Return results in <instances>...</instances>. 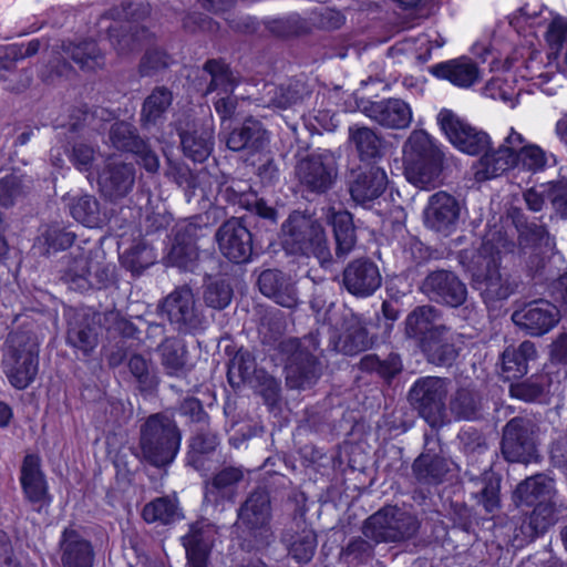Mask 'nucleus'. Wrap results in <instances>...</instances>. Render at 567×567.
<instances>
[{"mask_svg":"<svg viewBox=\"0 0 567 567\" xmlns=\"http://www.w3.org/2000/svg\"><path fill=\"white\" fill-rule=\"evenodd\" d=\"M461 206L451 194L440 190L429 197L423 210L426 228L443 236H449L457 229Z\"/></svg>","mask_w":567,"mask_h":567,"instance_id":"obj_13","label":"nucleus"},{"mask_svg":"<svg viewBox=\"0 0 567 567\" xmlns=\"http://www.w3.org/2000/svg\"><path fill=\"white\" fill-rule=\"evenodd\" d=\"M368 346V332L360 320L353 317L347 331L340 337L337 348L347 355H353L365 350Z\"/></svg>","mask_w":567,"mask_h":567,"instance_id":"obj_48","label":"nucleus"},{"mask_svg":"<svg viewBox=\"0 0 567 567\" xmlns=\"http://www.w3.org/2000/svg\"><path fill=\"white\" fill-rule=\"evenodd\" d=\"M68 343L87 354L97 346L94 319L87 313L78 312L69 322Z\"/></svg>","mask_w":567,"mask_h":567,"instance_id":"obj_37","label":"nucleus"},{"mask_svg":"<svg viewBox=\"0 0 567 567\" xmlns=\"http://www.w3.org/2000/svg\"><path fill=\"white\" fill-rule=\"evenodd\" d=\"M244 478L240 467H225L219 471L210 482L206 483L205 496L207 499L219 502L221 499L233 501L236 486Z\"/></svg>","mask_w":567,"mask_h":567,"instance_id":"obj_38","label":"nucleus"},{"mask_svg":"<svg viewBox=\"0 0 567 567\" xmlns=\"http://www.w3.org/2000/svg\"><path fill=\"white\" fill-rule=\"evenodd\" d=\"M128 368L136 378L142 390H151L157 385V379L150 370L148 362L140 354L130 358Z\"/></svg>","mask_w":567,"mask_h":567,"instance_id":"obj_56","label":"nucleus"},{"mask_svg":"<svg viewBox=\"0 0 567 567\" xmlns=\"http://www.w3.org/2000/svg\"><path fill=\"white\" fill-rule=\"evenodd\" d=\"M63 567H93L94 549L87 539L73 528H65L60 538Z\"/></svg>","mask_w":567,"mask_h":567,"instance_id":"obj_23","label":"nucleus"},{"mask_svg":"<svg viewBox=\"0 0 567 567\" xmlns=\"http://www.w3.org/2000/svg\"><path fill=\"white\" fill-rule=\"evenodd\" d=\"M40 340L33 331L11 332L6 341L2 367L12 386L28 388L39 370Z\"/></svg>","mask_w":567,"mask_h":567,"instance_id":"obj_2","label":"nucleus"},{"mask_svg":"<svg viewBox=\"0 0 567 567\" xmlns=\"http://www.w3.org/2000/svg\"><path fill=\"white\" fill-rule=\"evenodd\" d=\"M103 258V251L96 245L75 247L65 257L62 280L70 289L81 292L103 286L110 278Z\"/></svg>","mask_w":567,"mask_h":567,"instance_id":"obj_5","label":"nucleus"},{"mask_svg":"<svg viewBox=\"0 0 567 567\" xmlns=\"http://www.w3.org/2000/svg\"><path fill=\"white\" fill-rule=\"evenodd\" d=\"M413 471L419 481L437 484L447 473L449 464L443 457L422 454L415 460Z\"/></svg>","mask_w":567,"mask_h":567,"instance_id":"obj_45","label":"nucleus"},{"mask_svg":"<svg viewBox=\"0 0 567 567\" xmlns=\"http://www.w3.org/2000/svg\"><path fill=\"white\" fill-rule=\"evenodd\" d=\"M22 193V179L16 173L0 177V204L10 206Z\"/></svg>","mask_w":567,"mask_h":567,"instance_id":"obj_59","label":"nucleus"},{"mask_svg":"<svg viewBox=\"0 0 567 567\" xmlns=\"http://www.w3.org/2000/svg\"><path fill=\"white\" fill-rule=\"evenodd\" d=\"M515 156L506 148H497L493 152H486L478 161L475 177L478 181L491 179L502 175L507 169L515 166Z\"/></svg>","mask_w":567,"mask_h":567,"instance_id":"obj_44","label":"nucleus"},{"mask_svg":"<svg viewBox=\"0 0 567 567\" xmlns=\"http://www.w3.org/2000/svg\"><path fill=\"white\" fill-rule=\"evenodd\" d=\"M457 342L458 336L446 326H443L440 332L430 337L421 348L432 363L449 365L458 355Z\"/></svg>","mask_w":567,"mask_h":567,"instance_id":"obj_28","label":"nucleus"},{"mask_svg":"<svg viewBox=\"0 0 567 567\" xmlns=\"http://www.w3.org/2000/svg\"><path fill=\"white\" fill-rule=\"evenodd\" d=\"M443 326L440 311L433 306L424 305L416 307L406 316L404 332L408 338L416 340L422 346L430 337L440 332Z\"/></svg>","mask_w":567,"mask_h":567,"instance_id":"obj_24","label":"nucleus"},{"mask_svg":"<svg viewBox=\"0 0 567 567\" xmlns=\"http://www.w3.org/2000/svg\"><path fill=\"white\" fill-rule=\"evenodd\" d=\"M422 290L430 299L451 307L461 306L467 297L466 286L453 272L445 270L431 272Z\"/></svg>","mask_w":567,"mask_h":567,"instance_id":"obj_17","label":"nucleus"},{"mask_svg":"<svg viewBox=\"0 0 567 567\" xmlns=\"http://www.w3.org/2000/svg\"><path fill=\"white\" fill-rule=\"evenodd\" d=\"M134 181V167L114 158H109L105 168L99 176L101 192L111 199L126 196L131 192Z\"/></svg>","mask_w":567,"mask_h":567,"instance_id":"obj_21","label":"nucleus"},{"mask_svg":"<svg viewBox=\"0 0 567 567\" xmlns=\"http://www.w3.org/2000/svg\"><path fill=\"white\" fill-rule=\"evenodd\" d=\"M402 155L405 166L443 156V153L424 130H414L403 144Z\"/></svg>","mask_w":567,"mask_h":567,"instance_id":"obj_35","label":"nucleus"},{"mask_svg":"<svg viewBox=\"0 0 567 567\" xmlns=\"http://www.w3.org/2000/svg\"><path fill=\"white\" fill-rule=\"evenodd\" d=\"M231 296L233 290L230 286L220 280L207 285L204 292V300L208 307L224 309L230 303Z\"/></svg>","mask_w":567,"mask_h":567,"instance_id":"obj_55","label":"nucleus"},{"mask_svg":"<svg viewBox=\"0 0 567 567\" xmlns=\"http://www.w3.org/2000/svg\"><path fill=\"white\" fill-rule=\"evenodd\" d=\"M349 135L350 141L354 144L362 159H371L379 156L382 142L373 130L353 125L349 128Z\"/></svg>","mask_w":567,"mask_h":567,"instance_id":"obj_47","label":"nucleus"},{"mask_svg":"<svg viewBox=\"0 0 567 567\" xmlns=\"http://www.w3.org/2000/svg\"><path fill=\"white\" fill-rule=\"evenodd\" d=\"M555 495L554 481L544 474H537L518 484L514 499L519 504L536 506L542 502H555Z\"/></svg>","mask_w":567,"mask_h":567,"instance_id":"obj_31","label":"nucleus"},{"mask_svg":"<svg viewBox=\"0 0 567 567\" xmlns=\"http://www.w3.org/2000/svg\"><path fill=\"white\" fill-rule=\"evenodd\" d=\"M45 245L48 246L47 251H58L65 249L71 246L74 240V235L69 231H64L59 227H49L42 235Z\"/></svg>","mask_w":567,"mask_h":567,"instance_id":"obj_62","label":"nucleus"},{"mask_svg":"<svg viewBox=\"0 0 567 567\" xmlns=\"http://www.w3.org/2000/svg\"><path fill=\"white\" fill-rule=\"evenodd\" d=\"M388 175L383 168L370 166L358 172L350 182L351 198L359 205L369 206L386 189Z\"/></svg>","mask_w":567,"mask_h":567,"instance_id":"obj_20","label":"nucleus"},{"mask_svg":"<svg viewBox=\"0 0 567 567\" xmlns=\"http://www.w3.org/2000/svg\"><path fill=\"white\" fill-rule=\"evenodd\" d=\"M121 259L124 267L133 274H140L155 262L156 256L146 245H136L125 251Z\"/></svg>","mask_w":567,"mask_h":567,"instance_id":"obj_52","label":"nucleus"},{"mask_svg":"<svg viewBox=\"0 0 567 567\" xmlns=\"http://www.w3.org/2000/svg\"><path fill=\"white\" fill-rule=\"evenodd\" d=\"M437 123L449 141L461 152L477 155L487 151L489 137L450 110H441Z\"/></svg>","mask_w":567,"mask_h":567,"instance_id":"obj_8","label":"nucleus"},{"mask_svg":"<svg viewBox=\"0 0 567 567\" xmlns=\"http://www.w3.org/2000/svg\"><path fill=\"white\" fill-rule=\"evenodd\" d=\"M546 41L557 52L567 41V18L560 14L553 17L546 31Z\"/></svg>","mask_w":567,"mask_h":567,"instance_id":"obj_58","label":"nucleus"},{"mask_svg":"<svg viewBox=\"0 0 567 567\" xmlns=\"http://www.w3.org/2000/svg\"><path fill=\"white\" fill-rule=\"evenodd\" d=\"M223 195L231 203L254 210L258 216L276 221V210L268 206L262 199L250 192V186L246 182H231L229 186L221 190Z\"/></svg>","mask_w":567,"mask_h":567,"instance_id":"obj_36","label":"nucleus"},{"mask_svg":"<svg viewBox=\"0 0 567 567\" xmlns=\"http://www.w3.org/2000/svg\"><path fill=\"white\" fill-rule=\"evenodd\" d=\"M142 517L148 524L167 525L182 519L183 513L175 497L164 496L147 503L142 509Z\"/></svg>","mask_w":567,"mask_h":567,"instance_id":"obj_43","label":"nucleus"},{"mask_svg":"<svg viewBox=\"0 0 567 567\" xmlns=\"http://www.w3.org/2000/svg\"><path fill=\"white\" fill-rule=\"evenodd\" d=\"M483 93L493 100H501L507 103L513 101L514 90L502 78H495L486 83Z\"/></svg>","mask_w":567,"mask_h":567,"instance_id":"obj_63","label":"nucleus"},{"mask_svg":"<svg viewBox=\"0 0 567 567\" xmlns=\"http://www.w3.org/2000/svg\"><path fill=\"white\" fill-rule=\"evenodd\" d=\"M94 155L95 151L91 145L80 142L73 147L71 162L79 171L87 172L91 168Z\"/></svg>","mask_w":567,"mask_h":567,"instance_id":"obj_64","label":"nucleus"},{"mask_svg":"<svg viewBox=\"0 0 567 567\" xmlns=\"http://www.w3.org/2000/svg\"><path fill=\"white\" fill-rule=\"evenodd\" d=\"M478 410V398L468 389H460L451 401V411L457 419L474 420Z\"/></svg>","mask_w":567,"mask_h":567,"instance_id":"obj_54","label":"nucleus"},{"mask_svg":"<svg viewBox=\"0 0 567 567\" xmlns=\"http://www.w3.org/2000/svg\"><path fill=\"white\" fill-rule=\"evenodd\" d=\"M317 537L313 530L303 529L289 544L288 550L290 556L298 563H308L316 550Z\"/></svg>","mask_w":567,"mask_h":567,"instance_id":"obj_53","label":"nucleus"},{"mask_svg":"<svg viewBox=\"0 0 567 567\" xmlns=\"http://www.w3.org/2000/svg\"><path fill=\"white\" fill-rule=\"evenodd\" d=\"M512 321L526 334L542 337L559 323L560 311L547 300H534L515 310Z\"/></svg>","mask_w":567,"mask_h":567,"instance_id":"obj_11","label":"nucleus"},{"mask_svg":"<svg viewBox=\"0 0 567 567\" xmlns=\"http://www.w3.org/2000/svg\"><path fill=\"white\" fill-rule=\"evenodd\" d=\"M282 246L289 254L313 256L322 266L332 260L322 226L298 212L289 215L282 225Z\"/></svg>","mask_w":567,"mask_h":567,"instance_id":"obj_4","label":"nucleus"},{"mask_svg":"<svg viewBox=\"0 0 567 567\" xmlns=\"http://www.w3.org/2000/svg\"><path fill=\"white\" fill-rule=\"evenodd\" d=\"M161 363L171 377H184L188 372L187 350L177 339H166L158 347Z\"/></svg>","mask_w":567,"mask_h":567,"instance_id":"obj_42","label":"nucleus"},{"mask_svg":"<svg viewBox=\"0 0 567 567\" xmlns=\"http://www.w3.org/2000/svg\"><path fill=\"white\" fill-rule=\"evenodd\" d=\"M61 50L84 72H95L105 65V56L93 40L63 43Z\"/></svg>","mask_w":567,"mask_h":567,"instance_id":"obj_32","label":"nucleus"},{"mask_svg":"<svg viewBox=\"0 0 567 567\" xmlns=\"http://www.w3.org/2000/svg\"><path fill=\"white\" fill-rule=\"evenodd\" d=\"M502 453L508 462H530L536 453L535 424L525 417H514L504 427Z\"/></svg>","mask_w":567,"mask_h":567,"instance_id":"obj_10","label":"nucleus"},{"mask_svg":"<svg viewBox=\"0 0 567 567\" xmlns=\"http://www.w3.org/2000/svg\"><path fill=\"white\" fill-rule=\"evenodd\" d=\"M162 311L179 329L192 327L196 319L195 300L192 290L187 287L175 289L164 299Z\"/></svg>","mask_w":567,"mask_h":567,"instance_id":"obj_27","label":"nucleus"},{"mask_svg":"<svg viewBox=\"0 0 567 567\" xmlns=\"http://www.w3.org/2000/svg\"><path fill=\"white\" fill-rule=\"evenodd\" d=\"M169 56L162 50H148L142 59L140 72L144 76L154 74L155 72L167 68Z\"/></svg>","mask_w":567,"mask_h":567,"instance_id":"obj_61","label":"nucleus"},{"mask_svg":"<svg viewBox=\"0 0 567 567\" xmlns=\"http://www.w3.org/2000/svg\"><path fill=\"white\" fill-rule=\"evenodd\" d=\"M319 342L316 337L303 338L286 367V382L291 389H306L320 375V364L316 351Z\"/></svg>","mask_w":567,"mask_h":567,"instance_id":"obj_9","label":"nucleus"},{"mask_svg":"<svg viewBox=\"0 0 567 567\" xmlns=\"http://www.w3.org/2000/svg\"><path fill=\"white\" fill-rule=\"evenodd\" d=\"M328 219L334 233L336 254L338 257H346L353 249L357 241L352 216L344 210H331Z\"/></svg>","mask_w":567,"mask_h":567,"instance_id":"obj_41","label":"nucleus"},{"mask_svg":"<svg viewBox=\"0 0 567 567\" xmlns=\"http://www.w3.org/2000/svg\"><path fill=\"white\" fill-rule=\"evenodd\" d=\"M210 530L202 524H194L189 532L182 537L186 550V567H208L212 549Z\"/></svg>","mask_w":567,"mask_h":567,"instance_id":"obj_30","label":"nucleus"},{"mask_svg":"<svg viewBox=\"0 0 567 567\" xmlns=\"http://www.w3.org/2000/svg\"><path fill=\"white\" fill-rule=\"evenodd\" d=\"M182 434L176 422L163 413L152 414L141 429L143 457L156 467L171 464L179 452Z\"/></svg>","mask_w":567,"mask_h":567,"instance_id":"obj_3","label":"nucleus"},{"mask_svg":"<svg viewBox=\"0 0 567 567\" xmlns=\"http://www.w3.org/2000/svg\"><path fill=\"white\" fill-rule=\"evenodd\" d=\"M296 174L301 185L315 193L327 192L337 176L336 169L324 164L319 156H310L300 161Z\"/></svg>","mask_w":567,"mask_h":567,"instance_id":"obj_25","label":"nucleus"},{"mask_svg":"<svg viewBox=\"0 0 567 567\" xmlns=\"http://www.w3.org/2000/svg\"><path fill=\"white\" fill-rule=\"evenodd\" d=\"M430 73L462 89H468L482 79L477 63L467 56L436 63L430 68Z\"/></svg>","mask_w":567,"mask_h":567,"instance_id":"obj_19","label":"nucleus"},{"mask_svg":"<svg viewBox=\"0 0 567 567\" xmlns=\"http://www.w3.org/2000/svg\"><path fill=\"white\" fill-rule=\"evenodd\" d=\"M443 156L404 166L406 179L420 189H432L442 184Z\"/></svg>","mask_w":567,"mask_h":567,"instance_id":"obj_34","label":"nucleus"},{"mask_svg":"<svg viewBox=\"0 0 567 567\" xmlns=\"http://www.w3.org/2000/svg\"><path fill=\"white\" fill-rule=\"evenodd\" d=\"M184 154L194 162H204L213 150L214 128L212 124L179 134Z\"/></svg>","mask_w":567,"mask_h":567,"instance_id":"obj_39","label":"nucleus"},{"mask_svg":"<svg viewBox=\"0 0 567 567\" xmlns=\"http://www.w3.org/2000/svg\"><path fill=\"white\" fill-rule=\"evenodd\" d=\"M204 69L212 78L207 93L218 91V95L225 94L214 103L217 114L223 120L235 116L237 101L229 93L234 91L236 82L229 68L220 61L209 60L205 63Z\"/></svg>","mask_w":567,"mask_h":567,"instance_id":"obj_15","label":"nucleus"},{"mask_svg":"<svg viewBox=\"0 0 567 567\" xmlns=\"http://www.w3.org/2000/svg\"><path fill=\"white\" fill-rule=\"evenodd\" d=\"M255 371V359L248 351L239 350L230 361L229 380L238 375L241 380L248 379Z\"/></svg>","mask_w":567,"mask_h":567,"instance_id":"obj_60","label":"nucleus"},{"mask_svg":"<svg viewBox=\"0 0 567 567\" xmlns=\"http://www.w3.org/2000/svg\"><path fill=\"white\" fill-rule=\"evenodd\" d=\"M364 111L371 120L388 128H405L412 122L410 105L400 99L373 102Z\"/></svg>","mask_w":567,"mask_h":567,"instance_id":"obj_22","label":"nucleus"},{"mask_svg":"<svg viewBox=\"0 0 567 567\" xmlns=\"http://www.w3.org/2000/svg\"><path fill=\"white\" fill-rule=\"evenodd\" d=\"M515 157V166L533 173L545 169L549 158L546 152L535 144L522 147Z\"/></svg>","mask_w":567,"mask_h":567,"instance_id":"obj_51","label":"nucleus"},{"mask_svg":"<svg viewBox=\"0 0 567 567\" xmlns=\"http://www.w3.org/2000/svg\"><path fill=\"white\" fill-rule=\"evenodd\" d=\"M172 93L165 87L155 89L145 100L142 109L144 124H154L162 117L172 104Z\"/></svg>","mask_w":567,"mask_h":567,"instance_id":"obj_49","label":"nucleus"},{"mask_svg":"<svg viewBox=\"0 0 567 567\" xmlns=\"http://www.w3.org/2000/svg\"><path fill=\"white\" fill-rule=\"evenodd\" d=\"M382 284L379 267L370 260L357 259L343 271V285L353 296L367 298L372 296Z\"/></svg>","mask_w":567,"mask_h":567,"instance_id":"obj_18","label":"nucleus"},{"mask_svg":"<svg viewBox=\"0 0 567 567\" xmlns=\"http://www.w3.org/2000/svg\"><path fill=\"white\" fill-rule=\"evenodd\" d=\"M258 286L262 295L282 307L292 308L298 303L293 282L279 270L262 271L258 278Z\"/></svg>","mask_w":567,"mask_h":567,"instance_id":"obj_26","label":"nucleus"},{"mask_svg":"<svg viewBox=\"0 0 567 567\" xmlns=\"http://www.w3.org/2000/svg\"><path fill=\"white\" fill-rule=\"evenodd\" d=\"M419 529L414 515L396 506H385L363 525V535L374 543H395L413 537Z\"/></svg>","mask_w":567,"mask_h":567,"instance_id":"obj_6","label":"nucleus"},{"mask_svg":"<svg viewBox=\"0 0 567 567\" xmlns=\"http://www.w3.org/2000/svg\"><path fill=\"white\" fill-rule=\"evenodd\" d=\"M110 141L115 148L135 154L138 157V163L147 172L154 173L158 169L157 155L137 136L132 124L115 122L110 130Z\"/></svg>","mask_w":567,"mask_h":567,"instance_id":"obj_16","label":"nucleus"},{"mask_svg":"<svg viewBox=\"0 0 567 567\" xmlns=\"http://www.w3.org/2000/svg\"><path fill=\"white\" fill-rule=\"evenodd\" d=\"M508 243L499 230L488 231L477 249H465L460 262L470 274L473 288L478 290L486 303L505 300L514 293L517 284L501 270V255Z\"/></svg>","mask_w":567,"mask_h":567,"instance_id":"obj_1","label":"nucleus"},{"mask_svg":"<svg viewBox=\"0 0 567 567\" xmlns=\"http://www.w3.org/2000/svg\"><path fill=\"white\" fill-rule=\"evenodd\" d=\"M198 258L197 248L194 245L175 244L168 255L172 265L183 269H192Z\"/></svg>","mask_w":567,"mask_h":567,"instance_id":"obj_57","label":"nucleus"},{"mask_svg":"<svg viewBox=\"0 0 567 567\" xmlns=\"http://www.w3.org/2000/svg\"><path fill=\"white\" fill-rule=\"evenodd\" d=\"M238 519L258 543H268L271 537V505L268 493L264 489L254 491L240 506Z\"/></svg>","mask_w":567,"mask_h":567,"instance_id":"obj_12","label":"nucleus"},{"mask_svg":"<svg viewBox=\"0 0 567 567\" xmlns=\"http://www.w3.org/2000/svg\"><path fill=\"white\" fill-rule=\"evenodd\" d=\"M268 143V135L261 123L257 120L248 117L245 120L243 126L234 130L227 141V147L231 151H259Z\"/></svg>","mask_w":567,"mask_h":567,"instance_id":"obj_33","label":"nucleus"},{"mask_svg":"<svg viewBox=\"0 0 567 567\" xmlns=\"http://www.w3.org/2000/svg\"><path fill=\"white\" fill-rule=\"evenodd\" d=\"M558 519V507L555 502H542L532 512L528 520L529 536L545 533Z\"/></svg>","mask_w":567,"mask_h":567,"instance_id":"obj_50","label":"nucleus"},{"mask_svg":"<svg viewBox=\"0 0 567 567\" xmlns=\"http://www.w3.org/2000/svg\"><path fill=\"white\" fill-rule=\"evenodd\" d=\"M69 206L72 217L86 227L95 228L103 223L99 203L93 196L74 197Z\"/></svg>","mask_w":567,"mask_h":567,"instance_id":"obj_46","label":"nucleus"},{"mask_svg":"<svg viewBox=\"0 0 567 567\" xmlns=\"http://www.w3.org/2000/svg\"><path fill=\"white\" fill-rule=\"evenodd\" d=\"M20 483L27 499L32 504H42L48 496V486L41 471L40 458L28 454L21 466Z\"/></svg>","mask_w":567,"mask_h":567,"instance_id":"obj_29","label":"nucleus"},{"mask_svg":"<svg viewBox=\"0 0 567 567\" xmlns=\"http://www.w3.org/2000/svg\"><path fill=\"white\" fill-rule=\"evenodd\" d=\"M220 252L233 262H246L252 252L251 234L239 219L224 223L216 233Z\"/></svg>","mask_w":567,"mask_h":567,"instance_id":"obj_14","label":"nucleus"},{"mask_svg":"<svg viewBox=\"0 0 567 567\" xmlns=\"http://www.w3.org/2000/svg\"><path fill=\"white\" fill-rule=\"evenodd\" d=\"M446 394L445 379L425 377L414 382L409 395L421 416L434 427L443 423Z\"/></svg>","mask_w":567,"mask_h":567,"instance_id":"obj_7","label":"nucleus"},{"mask_svg":"<svg viewBox=\"0 0 567 567\" xmlns=\"http://www.w3.org/2000/svg\"><path fill=\"white\" fill-rule=\"evenodd\" d=\"M536 358L535 344L522 342L518 348H507L502 355L503 374L506 380L518 379L527 373L528 361Z\"/></svg>","mask_w":567,"mask_h":567,"instance_id":"obj_40","label":"nucleus"}]
</instances>
